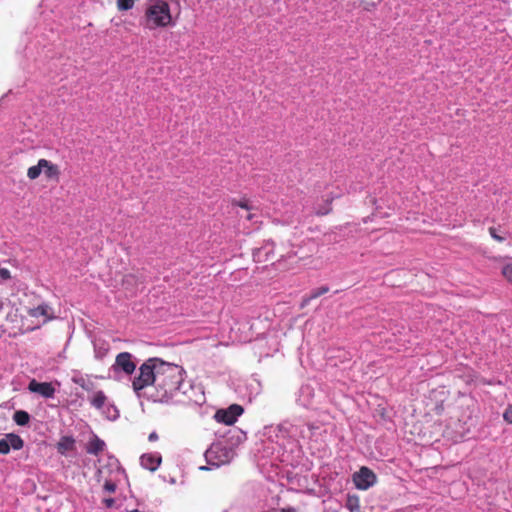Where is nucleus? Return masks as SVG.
Returning a JSON list of instances; mask_svg holds the SVG:
<instances>
[{"label": "nucleus", "instance_id": "obj_15", "mask_svg": "<svg viewBox=\"0 0 512 512\" xmlns=\"http://www.w3.org/2000/svg\"><path fill=\"white\" fill-rule=\"evenodd\" d=\"M345 506L350 512H358L360 510L359 496L355 494L348 495Z\"/></svg>", "mask_w": 512, "mask_h": 512}, {"label": "nucleus", "instance_id": "obj_22", "mask_svg": "<svg viewBox=\"0 0 512 512\" xmlns=\"http://www.w3.org/2000/svg\"><path fill=\"white\" fill-rule=\"evenodd\" d=\"M502 277L512 285V262L506 263L501 267Z\"/></svg>", "mask_w": 512, "mask_h": 512}, {"label": "nucleus", "instance_id": "obj_12", "mask_svg": "<svg viewBox=\"0 0 512 512\" xmlns=\"http://www.w3.org/2000/svg\"><path fill=\"white\" fill-rule=\"evenodd\" d=\"M75 448V440L71 436H63L57 443V450L60 454L64 455Z\"/></svg>", "mask_w": 512, "mask_h": 512}, {"label": "nucleus", "instance_id": "obj_1", "mask_svg": "<svg viewBox=\"0 0 512 512\" xmlns=\"http://www.w3.org/2000/svg\"><path fill=\"white\" fill-rule=\"evenodd\" d=\"M185 370L182 366L152 357L138 368V375L132 380L133 391L139 396L148 386H153L151 399L154 402L168 403L181 389Z\"/></svg>", "mask_w": 512, "mask_h": 512}, {"label": "nucleus", "instance_id": "obj_3", "mask_svg": "<svg viewBox=\"0 0 512 512\" xmlns=\"http://www.w3.org/2000/svg\"><path fill=\"white\" fill-rule=\"evenodd\" d=\"M42 172L47 180L58 182L60 179V167L44 158L39 159L36 165L28 168L27 177L30 180H36Z\"/></svg>", "mask_w": 512, "mask_h": 512}, {"label": "nucleus", "instance_id": "obj_23", "mask_svg": "<svg viewBox=\"0 0 512 512\" xmlns=\"http://www.w3.org/2000/svg\"><path fill=\"white\" fill-rule=\"evenodd\" d=\"M488 232L492 239L496 242L502 243L505 241V237L498 233V229L496 227H489Z\"/></svg>", "mask_w": 512, "mask_h": 512}, {"label": "nucleus", "instance_id": "obj_16", "mask_svg": "<svg viewBox=\"0 0 512 512\" xmlns=\"http://www.w3.org/2000/svg\"><path fill=\"white\" fill-rule=\"evenodd\" d=\"M5 437L7 439V442L9 443L10 448H13L14 450H19L24 445V442L19 435L10 433L7 434Z\"/></svg>", "mask_w": 512, "mask_h": 512}, {"label": "nucleus", "instance_id": "obj_18", "mask_svg": "<svg viewBox=\"0 0 512 512\" xmlns=\"http://www.w3.org/2000/svg\"><path fill=\"white\" fill-rule=\"evenodd\" d=\"M13 420L17 425L25 426L29 423L30 415L26 411L18 410L14 413Z\"/></svg>", "mask_w": 512, "mask_h": 512}, {"label": "nucleus", "instance_id": "obj_7", "mask_svg": "<svg viewBox=\"0 0 512 512\" xmlns=\"http://www.w3.org/2000/svg\"><path fill=\"white\" fill-rule=\"evenodd\" d=\"M205 456L207 461L212 465L220 466L221 464L228 462V452L220 445H212L206 451Z\"/></svg>", "mask_w": 512, "mask_h": 512}, {"label": "nucleus", "instance_id": "obj_31", "mask_svg": "<svg viewBox=\"0 0 512 512\" xmlns=\"http://www.w3.org/2000/svg\"><path fill=\"white\" fill-rule=\"evenodd\" d=\"M281 512H295V509L291 508V507H289V508H282Z\"/></svg>", "mask_w": 512, "mask_h": 512}, {"label": "nucleus", "instance_id": "obj_6", "mask_svg": "<svg viewBox=\"0 0 512 512\" xmlns=\"http://www.w3.org/2000/svg\"><path fill=\"white\" fill-rule=\"evenodd\" d=\"M113 370L122 371L126 375H132L136 370V363L133 360V355L129 352L119 353L115 358Z\"/></svg>", "mask_w": 512, "mask_h": 512}, {"label": "nucleus", "instance_id": "obj_21", "mask_svg": "<svg viewBox=\"0 0 512 512\" xmlns=\"http://www.w3.org/2000/svg\"><path fill=\"white\" fill-rule=\"evenodd\" d=\"M139 0H116V6L119 11L131 10Z\"/></svg>", "mask_w": 512, "mask_h": 512}, {"label": "nucleus", "instance_id": "obj_2", "mask_svg": "<svg viewBox=\"0 0 512 512\" xmlns=\"http://www.w3.org/2000/svg\"><path fill=\"white\" fill-rule=\"evenodd\" d=\"M141 24L150 31L173 27L176 24V18L173 16L169 1L147 0Z\"/></svg>", "mask_w": 512, "mask_h": 512}, {"label": "nucleus", "instance_id": "obj_19", "mask_svg": "<svg viewBox=\"0 0 512 512\" xmlns=\"http://www.w3.org/2000/svg\"><path fill=\"white\" fill-rule=\"evenodd\" d=\"M139 283V277L136 274L129 273L123 276L122 285L125 289L136 286Z\"/></svg>", "mask_w": 512, "mask_h": 512}, {"label": "nucleus", "instance_id": "obj_27", "mask_svg": "<svg viewBox=\"0 0 512 512\" xmlns=\"http://www.w3.org/2000/svg\"><path fill=\"white\" fill-rule=\"evenodd\" d=\"M0 278L3 279V280H8L11 278V274H10V271L6 268H1L0 269Z\"/></svg>", "mask_w": 512, "mask_h": 512}, {"label": "nucleus", "instance_id": "obj_25", "mask_svg": "<svg viewBox=\"0 0 512 512\" xmlns=\"http://www.w3.org/2000/svg\"><path fill=\"white\" fill-rule=\"evenodd\" d=\"M103 488L107 493L111 494L116 491V484L110 480H107L105 481Z\"/></svg>", "mask_w": 512, "mask_h": 512}, {"label": "nucleus", "instance_id": "obj_32", "mask_svg": "<svg viewBox=\"0 0 512 512\" xmlns=\"http://www.w3.org/2000/svg\"><path fill=\"white\" fill-rule=\"evenodd\" d=\"M264 512H277V511H276V509H271V510L264 511Z\"/></svg>", "mask_w": 512, "mask_h": 512}, {"label": "nucleus", "instance_id": "obj_30", "mask_svg": "<svg viewBox=\"0 0 512 512\" xmlns=\"http://www.w3.org/2000/svg\"><path fill=\"white\" fill-rule=\"evenodd\" d=\"M249 213L245 216V219L248 221H251L254 219V214L251 213V211H248Z\"/></svg>", "mask_w": 512, "mask_h": 512}, {"label": "nucleus", "instance_id": "obj_8", "mask_svg": "<svg viewBox=\"0 0 512 512\" xmlns=\"http://www.w3.org/2000/svg\"><path fill=\"white\" fill-rule=\"evenodd\" d=\"M29 391L33 393H38L45 398H52L55 394V388L52 383L49 382H38L35 379H32L28 385Z\"/></svg>", "mask_w": 512, "mask_h": 512}, {"label": "nucleus", "instance_id": "obj_10", "mask_svg": "<svg viewBox=\"0 0 512 512\" xmlns=\"http://www.w3.org/2000/svg\"><path fill=\"white\" fill-rule=\"evenodd\" d=\"M140 461L142 467L150 471H155L161 463V456L158 454L148 453L142 455Z\"/></svg>", "mask_w": 512, "mask_h": 512}, {"label": "nucleus", "instance_id": "obj_20", "mask_svg": "<svg viewBox=\"0 0 512 512\" xmlns=\"http://www.w3.org/2000/svg\"><path fill=\"white\" fill-rule=\"evenodd\" d=\"M329 291L328 286H322L311 291L310 295L304 300V303H308L310 300L316 299Z\"/></svg>", "mask_w": 512, "mask_h": 512}, {"label": "nucleus", "instance_id": "obj_11", "mask_svg": "<svg viewBox=\"0 0 512 512\" xmlns=\"http://www.w3.org/2000/svg\"><path fill=\"white\" fill-rule=\"evenodd\" d=\"M105 442L100 439L97 435L93 434L86 445V452L92 455H99L104 451Z\"/></svg>", "mask_w": 512, "mask_h": 512}, {"label": "nucleus", "instance_id": "obj_28", "mask_svg": "<svg viewBox=\"0 0 512 512\" xmlns=\"http://www.w3.org/2000/svg\"><path fill=\"white\" fill-rule=\"evenodd\" d=\"M104 504L106 507L110 508L114 505V499L113 498H108V499H104Z\"/></svg>", "mask_w": 512, "mask_h": 512}, {"label": "nucleus", "instance_id": "obj_17", "mask_svg": "<svg viewBox=\"0 0 512 512\" xmlns=\"http://www.w3.org/2000/svg\"><path fill=\"white\" fill-rule=\"evenodd\" d=\"M332 202V197L324 200V203L319 205L318 208L315 210V214L317 216H325L329 214L332 211Z\"/></svg>", "mask_w": 512, "mask_h": 512}, {"label": "nucleus", "instance_id": "obj_26", "mask_svg": "<svg viewBox=\"0 0 512 512\" xmlns=\"http://www.w3.org/2000/svg\"><path fill=\"white\" fill-rule=\"evenodd\" d=\"M503 418L508 423L512 424V405H510L504 412Z\"/></svg>", "mask_w": 512, "mask_h": 512}, {"label": "nucleus", "instance_id": "obj_13", "mask_svg": "<svg viewBox=\"0 0 512 512\" xmlns=\"http://www.w3.org/2000/svg\"><path fill=\"white\" fill-rule=\"evenodd\" d=\"M107 400L106 395L103 391H97L91 398L90 403L96 409H101L105 405Z\"/></svg>", "mask_w": 512, "mask_h": 512}, {"label": "nucleus", "instance_id": "obj_5", "mask_svg": "<svg viewBox=\"0 0 512 512\" xmlns=\"http://www.w3.org/2000/svg\"><path fill=\"white\" fill-rule=\"evenodd\" d=\"M353 482L357 489L367 490L377 482L376 474L368 467H361L353 474Z\"/></svg>", "mask_w": 512, "mask_h": 512}, {"label": "nucleus", "instance_id": "obj_29", "mask_svg": "<svg viewBox=\"0 0 512 512\" xmlns=\"http://www.w3.org/2000/svg\"><path fill=\"white\" fill-rule=\"evenodd\" d=\"M148 440H149L150 442H153V441L158 440V435H157V433H156V432H152V433H150V434H149V436H148Z\"/></svg>", "mask_w": 512, "mask_h": 512}, {"label": "nucleus", "instance_id": "obj_14", "mask_svg": "<svg viewBox=\"0 0 512 512\" xmlns=\"http://www.w3.org/2000/svg\"><path fill=\"white\" fill-rule=\"evenodd\" d=\"M230 204L232 207H239L247 211H252L254 209L251 201L246 197H242L240 199L233 198L230 200Z\"/></svg>", "mask_w": 512, "mask_h": 512}, {"label": "nucleus", "instance_id": "obj_9", "mask_svg": "<svg viewBox=\"0 0 512 512\" xmlns=\"http://www.w3.org/2000/svg\"><path fill=\"white\" fill-rule=\"evenodd\" d=\"M26 312L30 317H33V318L43 317L44 323L53 319L52 309L46 303H42V304L38 305L37 307L27 308Z\"/></svg>", "mask_w": 512, "mask_h": 512}, {"label": "nucleus", "instance_id": "obj_4", "mask_svg": "<svg viewBox=\"0 0 512 512\" xmlns=\"http://www.w3.org/2000/svg\"><path fill=\"white\" fill-rule=\"evenodd\" d=\"M243 412L244 409L241 405L232 404L227 409L217 410L214 415V419L219 423H224L225 425H233Z\"/></svg>", "mask_w": 512, "mask_h": 512}, {"label": "nucleus", "instance_id": "obj_24", "mask_svg": "<svg viewBox=\"0 0 512 512\" xmlns=\"http://www.w3.org/2000/svg\"><path fill=\"white\" fill-rule=\"evenodd\" d=\"M10 449L6 437L0 439V454L6 455L10 452Z\"/></svg>", "mask_w": 512, "mask_h": 512}]
</instances>
